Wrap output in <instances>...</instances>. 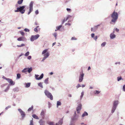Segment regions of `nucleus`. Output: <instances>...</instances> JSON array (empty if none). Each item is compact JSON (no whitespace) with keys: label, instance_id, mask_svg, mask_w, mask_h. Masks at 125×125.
Segmentation results:
<instances>
[{"label":"nucleus","instance_id":"f257e3e1","mask_svg":"<svg viewBox=\"0 0 125 125\" xmlns=\"http://www.w3.org/2000/svg\"><path fill=\"white\" fill-rule=\"evenodd\" d=\"M42 54L43 55L44 57L42 58L41 62H43L50 55V53L48 52V49H47L43 50L42 52Z\"/></svg>","mask_w":125,"mask_h":125},{"label":"nucleus","instance_id":"f03ea898","mask_svg":"<svg viewBox=\"0 0 125 125\" xmlns=\"http://www.w3.org/2000/svg\"><path fill=\"white\" fill-rule=\"evenodd\" d=\"M118 16L117 12L115 11H114L111 15V17L112 18L111 21L112 22L115 23L118 18Z\"/></svg>","mask_w":125,"mask_h":125},{"label":"nucleus","instance_id":"7ed1b4c3","mask_svg":"<svg viewBox=\"0 0 125 125\" xmlns=\"http://www.w3.org/2000/svg\"><path fill=\"white\" fill-rule=\"evenodd\" d=\"M25 6H23L19 7H18L17 8V10H15L14 11L15 12H18L20 11L21 13H23L25 11L24 9Z\"/></svg>","mask_w":125,"mask_h":125},{"label":"nucleus","instance_id":"20e7f679","mask_svg":"<svg viewBox=\"0 0 125 125\" xmlns=\"http://www.w3.org/2000/svg\"><path fill=\"white\" fill-rule=\"evenodd\" d=\"M44 93L45 95L48 98H50L51 100H53V96L48 91L46 90H45Z\"/></svg>","mask_w":125,"mask_h":125},{"label":"nucleus","instance_id":"39448f33","mask_svg":"<svg viewBox=\"0 0 125 125\" xmlns=\"http://www.w3.org/2000/svg\"><path fill=\"white\" fill-rule=\"evenodd\" d=\"M18 110L21 114V119L23 120L26 116L25 112L23 111L21 109H18Z\"/></svg>","mask_w":125,"mask_h":125},{"label":"nucleus","instance_id":"423d86ee","mask_svg":"<svg viewBox=\"0 0 125 125\" xmlns=\"http://www.w3.org/2000/svg\"><path fill=\"white\" fill-rule=\"evenodd\" d=\"M2 78L7 80L8 82L11 85H13L15 84V83L13 81L10 79L7 78L3 76Z\"/></svg>","mask_w":125,"mask_h":125},{"label":"nucleus","instance_id":"0eeeda50","mask_svg":"<svg viewBox=\"0 0 125 125\" xmlns=\"http://www.w3.org/2000/svg\"><path fill=\"white\" fill-rule=\"evenodd\" d=\"M40 37V35L38 34H37L35 35H32L31 36L30 40L31 42H33L34 41Z\"/></svg>","mask_w":125,"mask_h":125},{"label":"nucleus","instance_id":"6e6552de","mask_svg":"<svg viewBox=\"0 0 125 125\" xmlns=\"http://www.w3.org/2000/svg\"><path fill=\"white\" fill-rule=\"evenodd\" d=\"M33 1H31L29 4V11L28 13V15H29L33 10Z\"/></svg>","mask_w":125,"mask_h":125},{"label":"nucleus","instance_id":"1a4fd4ad","mask_svg":"<svg viewBox=\"0 0 125 125\" xmlns=\"http://www.w3.org/2000/svg\"><path fill=\"white\" fill-rule=\"evenodd\" d=\"M84 75V74L83 73H80L79 77V82H81L82 81L83 79Z\"/></svg>","mask_w":125,"mask_h":125},{"label":"nucleus","instance_id":"9d476101","mask_svg":"<svg viewBox=\"0 0 125 125\" xmlns=\"http://www.w3.org/2000/svg\"><path fill=\"white\" fill-rule=\"evenodd\" d=\"M82 105L81 103L78 104L77 107L76 108V110L78 113H79L81 110L82 109Z\"/></svg>","mask_w":125,"mask_h":125},{"label":"nucleus","instance_id":"9b49d317","mask_svg":"<svg viewBox=\"0 0 125 125\" xmlns=\"http://www.w3.org/2000/svg\"><path fill=\"white\" fill-rule=\"evenodd\" d=\"M114 32L115 29H114L113 32L111 33L110 35V39H113L115 38L116 35L114 34Z\"/></svg>","mask_w":125,"mask_h":125},{"label":"nucleus","instance_id":"f8f14e48","mask_svg":"<svg viewBox=\"0 0 125 125\" xmlns=\"http://www.w3.org/2000/svg\"><path fill=\"white\" fill-rule=\"evenodd\" d=\"M39 76V75H38L35 74V79L36 80H39L42 79L43 76V73H42L40 76V77H38Z\"/></svg>","mask_w":125,"mask_h":125},{"label":"nucleus","instance_id":"ddd939ff","mask_svg":"<svg viewBox=\"0 0 125 125\" xmlns=\"http://www.w3.org/2000/svg\"><path fill=\"white\" fill-rule=\"evenodd\" d=\"M79 116L78 115H74L71 118V121H74L77 120Z\"/></svg>","mask_w":125,"mask_h":125},{"label":"nucleus","instance_id":"4468645a","mask_svg":"<svg viewBox=\"0 0 125 125\" xmlns=\"http://www.w3.org/2000/svg\"><path fill=\"white\" fill-rule=\"evenodd\" d=\"M119 104V101L118 100L114 101L113 103V107L117 108Z\"/></svg>","mask_w":125,"mask_h":125},{"label":"nucleus","instance_id":"2eb2a0df","mask_svg":"<svg viewBox=\"0 0 125 125\" xmlns=\"http://www.w3.org/2000/svg\"><path fill=\"white\" fill-rule=\"evenodd\" d=\"M17 40L18 41H26V39L25 37H22L18 38L17 39Z\"/></svg>","mask_w":125,"mask_h":125},{"label":"nucleus","instance_id":"dca6fc26","mask_svg":"<svg viewBox=\"0 0 125 125\" xmlns=\"http://www.w3.org/2000/svg\"><path fill=\"white\" fill-rule=\"evenodd\" d=\"M63 123V120L61 119L56 124V125H62Z\"/></svg>","mask_w":125,"mask_h":125},{"label":"nucleus","instance_id":"f3484780","mask_svg":"<svg viewBox=\"0 0 125 125\" xmlns=\"http://www.w3.org/2000/svg\"><path fill=\"white\" fill-rule=\"evenodd\" d=\"M39 123L40 125H44L45 121L42 119L40 120Z\"/></svg>","mask_w":125,"mask_h":125},{"label":"nucleus","instance_id":"a211bd4d","mask_svg":"<svg viewBox=\"0 0 125 125\" xmlns=\"http://www.w3.org/2000/svg\"><path fill=\"white\" fill-rule=\"evenodd\" d=\"M88 115V113L84 111L82 115V117H83L85 116H87Z\"/></svg>","mask_w":125,"mask_h":125},{"label":"nucleus","instance_id":"6ab92c4d","mask_svg":"<svg viewBox=\"0 0 125 125\" xmlns=\"http://www.w3.org/2000/svg\"><path fill=\"white\" fill-rule=\"evenodd\" d=\"M10 85H11L10 84H10L8 85L7 87H6V88L4 90V92H7L8 91V90L10 88Z\"/></svg>","mask_w":125,"mask_h":125},{"label":"nucleus","instance_id":"aec40b11","mask_svg":"<svg viewBox=\"0 0 125 125\" xmlns=\"http://www.w3.org/2000/svg\"><path fill=\"white\" fill-rule=\"evenodd\" d=\"M62 104L61 102L59 101H57V107L58 108L59 106H61Z\"/></svg>","mask_w":125,"mask_h":125},{"label":"nucleus","instance_id":"412c9836","mask_svg":"<svg viewBox=\"0 0 125 125\" xmlns=\"http://www.w3.org/2000/svg\"><path fill=\"white\" fill-rule=\"evenodd\" d=\"M100 91L99 90H96L94 91L93 92L94 93L95 95H97L100 93Z\"/></svg>","mask_w":125,"mask_h":125},{"label":"nucleus","instance_id":"4be33fe9","mask_svg":"<svg viewBox=\"0 0 125 125\" xmlns=\"http://www.w3.org/2000/svg\"><path fill=\"white\" fill-rule=\"evenodd\" d=\"M25 84L26 85L25 87L26 88H28L30 87L31 84L30 83H25Z\"/></svg>","mask_w":125,"mask_h":125},{"label":"nucleus","instance_id":"5701e85b","mask_svg":"<svg viewBox=\"0 0 125 125\" xmlns=\"http://www.w3.org/2000/svg\"><path fill=\"white\" fill-rule=\"evenodd\" d=\"M116 108L113 106L111 111V113L112 114L115 111Z\"/></svg>","mask_w":125,"mask_h":125},{"label":"nucleus","instance_id":"b1692460","mask_svg":"<svg viewBox=\"0 0 125 125\" xmlns=\"http://www.w3.org/2000/svg\"><path fill=\"white\" fill-rule=\"evenodd\" d=\"M39 27V26H36L34 29V31L36 32H38V30H40V28H38V29H37V28H38Z\"/></svg>","mask_w":125,"mask_h":125},{"label":"nucleus","instance_id":"393cba45","mask_svg":"<svg viewBox=\"0 0 125 125\" xmlns=\"http://www.w3.org/2000/svg\"><path fill=\"white\" fill-rule=\"evenodd\" d=\"M49 78H47L44 81V83L46 84H48V80H49Z\"/></svg>","mask_w":125,"mask_h":125},{"label":"nucleus","instance_id":"a878e982","mask_svg":"<svg viewBox=\"0 0 125 125\" xmlns=\"http://www.w3.org/2000/svg\"><path fill=\"white\" fill-rule=\"evenodd\" d=\"M32 116L33 118L35 119H39V118L35 114H34L33 115H32Z\"/></svg>","mask_w":125,"mask_h":125},{"label":"nucleus","instance_id":"bb28decb","mask_svg":"<svg viewBox=\"0 0 125 125\" xmlns=\"http://www.w3.org/2000/svg\"><path fill=\"white\" fill-rule=\"evenodd\" d=\"M106 44V42H104L101 44V46L102 47H104L105 46Z\"/></svg>","mask_w":125,"mask_h":125},{"label":"nucleus","instance_id":"cd10ccee","mask_svg":"<svg viewBox=\"0 0 125 125\" xmlns=\"http://www.w3.org/2000/svg\"><path fill=\"white\" fill-rule=\"evenodd\" d=\"M32 70V69L31 67L30 68H27V72H28L29 73H30Z\"/></svg>","mask_w":125,"mask_h":125},{"label":"nucleus","instance_id":"c85d7f7f","mask_svg":"<svg viewBox=\"0 0 125 125\" xmlns=\"http://www.w3.org/2000/svg\"><path fill=\"white\" fill-rule=\"evenodd\" d=\"M47 124L49 125H55L54 124V123L52 122H47Z\"/></svg>","mask_w":125,"mask_h":125},{"label":"nucleus","instance_id":"c756f323","mask_svg":"<svg viewBox=\"0 0 125 125\" xmlns=\"http://www.w3.org/2000/svg\"><path fill=\"white\" fill-rule=\"evenodd\" d=\"M23 0H19L18 1V3L19 4H21Z\"/></svg>","mask_w":125,"mask_h":125},{"label":"nucleus","instance_id":"7c9ffc66","mask_svg":"<svg viewBox=\"0 0 125 125\" xmlns=\"http://www.w3.org/2000/svg\"><path fill=\"white\" fill-rule=\"evenodd\" d=\"M117 80L118 81H119L120 80H123V79L122 78L121 76L118 77L117 78Z\"/></svg>","mask_w":125,"mask_h":125},{"label":"nucleus","instance_id":"2f4dec72","mask_svg":"<svg viewBox=\"0 0 125 125\" xmlns=\"http://www.w3.org/2000/svg\"><path fill=\"white\" fill-rule=\"evenodd\" d=\"M42 84V83H39L38 84V86L42 88H43V87Z\"/></svg>","mask_w":125,"mask_h":125},{"label":"nucleus","instance_id":"473e14b6","mask_svg":"<svg viewBox=\"0 0 125 125\" xmlns=\"http://www.w3.org/2000/svg\"><path fill=\"white\" fill-rule=\"evenodd\" d=\"M21 77V74L19 73H18L17 74L16 79H20Z\"/></svg>","mask_w":125,"mask_h":125},{"label":"nucleus","instance_id":"72a5a7b5","mask_svg":"<svg viewBox=\"0 0 125 125\" xmlns=\"http://www.w3.org/2000/svg\"><path fill=\"white\" fill-rule=\"evenodd\" d=\"M27 72V68H25L22 71V72L23 73H25Z\"/></svg>","mask_w":125,"mask_h":125},{"label":"nucleus","instance_id":"f704fd0d","mask_svg":"<svg viewBox=\"0 0 125 125\" xmlns=\"http://www.w3.org/2000/svg\"><path fill=\"white\" fill-rule=\"evenodd\" d=\"M29 52H27L24 54V55L25 56H29Z\"/></svg>","mask_w":125,"mask_h":125},{"label":"nucleus","instance_id":"c9c22d12","mask_svg":"<svg viewBox=\"0 0 125 125\" xmlns=\"http://www.w3.org/2000/svg\"><path fill=\"white\" fill-rule=\"evenodd\" d=\"M33 109V106L32 105L31 106V107L30 108H29V109L28 110V111L29 112L31 111Z\"/></svg>","mask_w":125,"mask_h":125},{"label":"nucleus","instance_id":"e433bc0d","mask_svg":"<svg viewBox=\"0 0 125 125\" xmlns=\"http://www.w3.org/2000/svg\"><path fill=\"white\" fill-rule=\"evenodd\" d=\"M8 84L7 83H5L4 84H3L1 86V88H3L5 86H6Z\"/></svg>","mask_w":125,"mask_h":125},{"label":"nucleus","instance_id":"4c0bfd02","mask_svg":"<svg viewBox=\"0 0 125 125\" xmlns=\"http://www.w3.org/2000/svg\"><path fill=\"white\" fill-rule=\"evenodd\" d=\"M84 94H83V91L81 93V95L80 96V99L81 100L82 98H83V95Z\"/></svg>","mask_w":125,"mask_h":125},{"label":"nucleus","instance_id":"58836bf2","mask_svg":"<svg viewBox=\"0 0 125 125\" xmlns=\"http://www.w3.org/2000/svg\"><path fill=\"white\" fill-rule=\"evenodd\" d=\"M100 25L99 24L95 26L94 27V29H95L96 30L97 28H98V27L100 26Z\"/></svg>","mask_w":125,"mask_h":125},{"label":"nucleus","instance_id":"ea45409f","mask_svg":"<svg viewBox=\"0 0 125 125\" xmlns=\"http://www.w3.org/2000/svg\"><path fill=\"white\" fill-rule=\"evenodd\" d=\"M33 119H32V120L30 121V123L29 125H33Z\"/></svg>","mask_w":125,"mask_h":125},{"label":"nucleus","instance_id":"a19ab883","mask_svg":"<svg viewBox=\"0 0 125 125\" xmlns=\"http://www.w3.org/2000/svg\"><path fill=\"white\" fill-rule=\"evenodd\" d=\"M41 115L44 116V112L43 110H42L41 113Z\"/></svg>","mask_w":125,"mask_h":125},{"label":"nucleus","instance_id":"79ce46f5","mask_svg":"<svg viewBox=\"0 0 125 125\" xmlns=\"http://www.w3.org/2000/svg\"><path fill=\"white\" fill-rule=\"evenodd\" d=\"M25 46V44H22L21 45H17V46L19 47H21L22 46Z\"/></svg>","mask_w":125,"mask_h":125},{"label":"nucleus","instance_id":"37998d69","mask_svg":"<svg viewBox=\"0 0 125 125\" xmlns=\"http://www.w3.org/2000/svg\"><path fill=\"white\" fill-rule=\"evenodd\" d=\"M11 107V106L10 105H9L7 107L5 108V109L6 110H7L9 108Z\"/></svg>","mask_w":125,"mask_h":125},{"label":"nucleus","instance_id":"c03bdc74","mask_svg":"<svg viewBox=\"0 0 125 125\" xmlns=\"http://www.w3.org/2000/svg\"><path fill=\"white\" fill-rule=\"evenodd\" d=\"M62 27V25H61L59 26L56 27V29H57V30H59Z\"/></svg>","mask_w":125,"mask_h":125},{"label":"nucleus","instance_id":"a18cd8bd","mask_svg":"<svg viewBox=\"0 0 125 125\" xmlns=\"http://www.w3.org/2000/svg\"><path fill=\"white\" fill-rule=\"evenodd\" d=\"M20 34L22 36H24L25 35V33L23 32L22 31H20Z\"/></svg>","mask_w":125,"mask_h":125},{"label":"nucleus","instance_id":"49530a36","mask_svg":"<svg viewBox=\"0 0 125 125\" xmlns=\"http://www.w3.org/2000/svg\"><path fill=\"white\" fill-rule=\"evenodd\" d=\"M53 35L54 36L55 38V39H56L57 37V33L56 32H55L53 34Z\"/></svg>","mask_w":125,"mask_h":125},{"label":"nucleus","instance_id":"de8ad7c7","mask_svg":"<svg viewBox=\"0 0 125 125\" xmlns=\"http://www.w3.org/2000/svg\"><path fill=\"white\" fill-rule=\"evenodd\" d=\"M48 107L49 108L51 106V104L49 102H48Z\"/></svg>","mask_w":125,"mask_h":125},{"label":"nucleus","instance_id":"09e8293b","mask_svg":"<svg viewBox=\"0 0 125 125\" xmlns=\"http://www.w3.org/2000/svg\"><path fill=\"white\" fill-rule=\"evenodd\" d=\"M81 86L79 84H78L76 86V87L77 89H78L79 88L81 87Z\"/></svg>","mask_w":125,"mask_h":125},{"label":"nucleus","instance_id":"8fccbe9b","mask_svg":"<svg viewBox=\"0 0 125 125\" xmlns=\"http://www.w3.org/2000/svg\"><path fill=\"white\" fill-rule=\"evenodd\" d=\"M24 30L26 32H29L30 31V30L29 29L27 28H25Z\"/></svg>","mask_w":125,"mask_h":125},{"label":"nucleus","instance_id":"3c124183","mask_svg":"<svg viewBox=\"0 0 125 125\" xmlns=\"http://www.w3.org/2000/svg\"><path fill=\"white\" fill-rule=\"evenodd\" d=\"M31 56H28L27 57V59L28 60H30L31 59Z\"/></svg>","mask_w":125,"mask_h":125},{"label":"nucleus","instance_id":"603ef678","mask_svg":"<svg viewBox=\"0 0 125 125\" xmlns=\"http://www.w3.org/2000/svg\"><path fill=\"white\" fill-rule=\"evenodd\" d=\"M96 30L94 29V27L91 28V31H95Z\"/></svg>","mask_w":125,"mask_h":125},{"label":"nucleus","instance_id":"864d4df0","mask_svg":"<svg viewBox=\"0 0 125 125\" xmlns=\"http://www.w3.org/2000/svg\"><path fill=\"white\" fill-rule=\"evenodd\" d=\"M71 40H77V39L74 37H72L71 38Z\"/></svg>","mask_w":125,"mask_h":125},{"label":"nucleus","instance_id":"5fc2aeb1","mask_svg":"<svg viewBox=\"0 0 125 125\" xmlns=\"http://www.w3.org/2000/svg\"><path fill=\"white\" fill-rule=\"evenodd\" d=\"M13 90L14 91H18V88L17 87L16 88L14 89H13Z\"/></svg>","mask_w":125,"mask_h":125},{"label":"nucleus","instance_id":"6e6d98bb","mask_svg":"<svg viewBox=\"0 0 125 125\" xmlns=\"http://www.w3.org/2000/svg\"><path fill=\"white\" fill-rule=\"evenodd\" d=\"M91 36L92 38H94V33H93L91 34Z\"/></svg>","mask_w":125,"mask_h":125},{"label":"nucleus","instance_id":"4d7b16f0","mask_svg":"<svg viewBox=\"0 0 125 125\" xmlns=\"http://www.w3.org/2000/svg\"><path fill=\"white\" fill-rule=\"evenodd\" d=\"M97 39V36H96L94 38V39L96 41V40Z\"/></svg>","mask_w":125,"mask_h":125},{"label":"nucleus","instance_id":"13d9d810","mask_svg":"<svg viewBox=\"0 0 125 125\" xmlns=\"http://www.w3.org/2000/svg\"><path fill=\"white\" fill-rule=\"evenodd\" d=\"M35 13L36 14H38L39 13V11L38 10H37L35 11Z\"/></svg>","mask_w":125,"mask_h":125},{"label":"nucleus","instance_id":"bf43d9fd","mask_svg":"<svg viewBox=\"0 0 125 125\" xmlns=\"http://www.w3.org/2000/svg\"><path fill=\"white\" fill-rule=\"evenodd\" d=\"M123 91H125V85L123 86Z\"/></svg>","mask_w":125,"mask_h":125},{"label":"nucleus","instance_id":"052dcab7","mask_svg":"<svg viewBox=\"0 0 125 125\" xmlns=\"http://www.w3.org/2000/svg\"><path fill=\"white\" fill-rule=\"evenodd\" d=\"M115 29V30L116 32H118L119 31V30L117 28H116L115 29Z\"/></svg>","mask_w":125,"mask_h":125},{"label":"nucleus","instance_id":"680f3d73","mask_svg":"<svg viewBox=\"0 0 125 125\" xmlns=\"http://www.w3.org/2000/svg\"><path fill=\"white\" fill-rule=\"evenodd\" d=\"M71 17H72L70 15H68L66 18H68V19L69 18H71Z\"/></svg>","mask_w":125,"mask_h":125},{"label":"nucleus","instance_id":"e2e57ef3","mask_svg":"<svg viewBox=\"0 0 125 125\" xmlns=\"http://www.w3.org/2000/svg\"><path fill=\"white\" fill-rule=\"evenodd\" d=\"M69 125H75L71 121Z\"/></svg>","mask_w":125,"mask_h":125},{"label":"nucleus","instance_id":"0e129e2a","mask_svg":"<svg viewBox=\"0 0 125 125\" xmlns=\"http://www.w3.org/2000/svg\"><path fill=\"white\" fill-rule=\"evenodd\" d=\"M66 10L68 11L69 12H70V11L71 10L70 9H69V8H67Z\"/></svg>","mask_w":125,"mask_h":125},{"label":"nucleus","instance_id":"69168bd1","mask_svg":"<svg viewBox=\"0 0 125 125\" xmlns=\"http://www.w3.org/2000/svg\"><path fill=\"white\" fill-rule=\"evenodd\" d=\"M120 62H116L115 63V64H120Z\"/></svg>","mask_w":125,"mask_h":125},{"label":"nucleus","instance_id":"338daca9","mask_svg":"<svg viewBox=\"0 0 125 125\" xmlns=\"http://www.w3.org/2000/svg\"><path fill=\"white\" fill-rule=\"evenodd\" d=\"M24 55V54H23V53H21L20 55L19 56V57H21V56L23 55Z\"/></svg>","mask_w":125,"mask_h":125},{"label":"nucleus","instance_id":"774afa93","mask_svg":"<svg viewBox=\"0 0 125 125\" xmlns=\"http://www.w3.org/2000/svg\"><path fill=\"white\" fill-rule=\"evenodd\" d=\"M65 25H68L69 26H70L71 25V24L70 23H66L65 24Z\"/></svg>","mask_w":125,"mask_h":125}]
</instances>
